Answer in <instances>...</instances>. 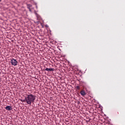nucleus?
I'll return each mask as SVG.
<instances>
[{"label": "nucleus", "instance_id": "1", "mask_svg": "<svg viewBox=\"0 0 125 125\" xmlns=\"http://www.w3.org/2000/svg\"><path fill=\"white\" fill-rule=\"evenodd\" d=\"M36 100V95L32 94L27 95L25 99L21 100L22 102L27 103L28 105H32V103H34Z\"/></svg>", "mask_w": 125, "mask_h": 125}, {"label": "nucleus", "instance_id": "2", "mask_svg": "<svg viewBox=\"0 0 125 125\" xmlns=\"http://www.w3.org/2000/svg\"><path fill=\"white\" fill-rule=\"evenodd\" d=\"M11 63L13 66H17V64H18V62H17V61L15 59H12L11 60Z\"/></svg>", "mask_w": 125, "mask_h": 125}, {"label": "nucleus", "instance_id": "3", "mask_svg": "<svg viewBox=\"0 0 125 125\" xmlns=\"http://www.w3.org/2000/svg\"><path fill=\"white\" fill-rule=\"evenodd\" d=\"M80 94H81L82 96H84V95H86V93L85 92V91H84V90L82 89V90L80 91Z\"/></svg>", "mask_w": 125, "mask_h": 125}, {"label": "nucleus", "instance_id": "4", "mask_svg": "<svg viewBox=\"0 0 125 125\" xmlns=\"http://www.w3.org/2000/svg\"><path fill=\"white\" fill-rule=\"evenodd\" d=\"M5 109H6V110H7L8 111H11V110H12V107H11V106L8 105L5 107Z\"/></svg>", "mask_w": 125, "mask_h": 125}, {"label": "nucleus", "instance_id": "5", "mask_svg": "<svg viewBox=\"0 0 125 125\" xmlns=\"http://www.w3.org/2000/svg\"><path fill=\"white\" fill-rule=\"evenodd\" d=\"M45 71H54V68H46L45 69Z\"/></svg>", "mask_w": 125, "mask_h": 125}, {"label": "nucleus", "instance_id": "6", "mask_svg": "<svg viewBox=\"0 0 125 125\" xmlns=\"http://www.w3.org/2000/svg\"><path fill=\"white\" fill-rule=\"evenodd\" d=\"M76 88L77 90H80V89H81V86H77Z\"/></svg>", "mask_w": 125, "mask_h": 125}, {"label": "nucleus", "instance_id": "7", "mask_svg": "<svg viewBox=\"0 0 125 125\" xmlns=\"http://www.w3.org/2000/svg\"><path fill=\"white\" fill-rule=\"evenodd\" d=\"M37 20H41V17H40V16H37Z\"/></svg>", "mask_w": 125, "mask_h": 125}, {"label": "nucleus", "instance_id": "8", "mask_svg": "<svg viewBox=\"0 0 125 125\" xmlns=\"http://www.w3.org/2000/svg\"><path fill=\"white\" fill-rule=\"evenodd\" d=\"M1 74V73L0 72V74Z\"/></svg>", "mask_w": 125, "mask_h": 125}, {"label": "nucleus", "instance_id": "9", "mask_svg": "<svg viewBox=\"0 0 125 125\" xmlns=\"http://www.w3.org/2000/svg\"><path fill=\"white\" fill-rule=\"evenodd\" d=\"M0 1H1V0H0Z\"/></svg>", "mask_w": 125, "mask_h": 125}]
</instances>
